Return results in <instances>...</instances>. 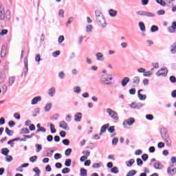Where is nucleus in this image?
<instances>
[{"label": "nucleus", "mask_w": 176, "mask_h": 176, "mask_svg": "<svg viewBox=\"0 0 176 176\" xmlns=\"http://www.w3.org/2000/svg\"><path fill=\"white\" fill-rule=\"evenodd\" d=\"M108 12L111 17H116V16H118V11H116V10L109 9Z\"/></svg>", "instance_id": "nucleus-8"}, {"label": "nucleus", "mask_w": 176, "mask_h": 176, "mask_svg": "<svg viewBox=\"0 0 176 176\" xmlns=\"http://www.w3.org/2000/svg\"><path fill=\"white\" fill-rule=\"evenodd\" d=\"M96 57L98 58V60H102L101 58H102V57H104V56H102V53H98L96 54Z\"/></svg>", "instance_id": "nucleus-50"}, {"label": "nucleus", "mask_w": 176, "mask_h": 176, "mask_svg": "<svg viewBox=\"0 0 176 176\" xmlns=\"http://www.w3.org/2000/svg\"><path fill=\"white\" fill-rule=\"evenodd\" d=\"M61 157H63V156H62L61 154H60V153H56V154L54 155V159H55L56 160H58V159H61Z\"/></svg>", "instance_id": "nucleus-41"}, {"label": "nucleus", "mask_w": 176, "mask_h": 176, "mask_svg": "<svg viewBox=\"0 0 176 176\" xmlns=\"http://www.w3.org/2000/svg\"><path fill=\"white\" fill-rule=\"evenodd\" d=\"M6 160L9 163L11 160H13V157L11 155H8L6 158Z\"/></svg>", "instance_id": "nucleus-51"}, {"label": "nucleus", "mask_w": 176, "mask_h": 176, "mask_svg": "<svg viewBox=\"0 0 176 176\" xmlns=\"http://www.w3.org/2000/svg\"><path fill=\"white\" fill-rule=\"evenodd\" d=\"M170 52L173 54H175V53H176V43H174L173 45H171Z\"/></svg>", "instance_id": "nucleus-19"}, {"label": "nucleus", "mask_w": 176, "mask_h": 176, "mask_svg": "<svg viewBox=\"0 0 176 176\" xmlns=\"http://www.w3.org/2000/svg\"><path fill=\"white\" fill-rule=\"evenodd\" d=\"M154 167H155V168H156V170H160V163L155 162L154 164Z\"/></svg>", "instance_id": "nucleus-45"}, {"label": "nucleus", "mask_w": 176, "mask_h": 176, "mask_svg": "<svg viewBox=\"0 0 176 176\" xmlns=\"http://www.w3.org/2000/svg\"><path fill=\"white\" fill-rule=\"evenodd\" d=\"M157 3L161 5V6H166V1L163 0H156Z\"/></svg>", "instance_id": "nucleus-31"}, {"label": "nucleus", "mask_w": 176, "mask_h": 176, "mask_svg": "<svg viewBox=\"0 0 176 176\" xmlns=\"http://www.w3.org/2000/svg\"><path fill=\"white\" fill-rule=\"evenodd\" d=\"M171 161V164H176V157H172L170 159Z\"/></svg>", "instance_id": "nucleus-58"}, {"label": "nucleus", "mask_w": 176, "mask_h": 176, "mask_svg": "<svg viewBox=\"0 0 176 176\" xmlns=\"http://www.w3.org/2000/svg\"><path fill=\"white\" fill-rule=\"evenodd\" d=\"M130 94H135V89L133 88L129 90Z\"/></svg>", "instance_id": "nucleus-64"}, {"label": "nucleus", "mask_w": 176, "mask_h": 176, "mask_svg": "<svg viewBox=\"0 0 176 176\" xmlns=\"http://www.w3.org/2000/svg\"><path fill=\"white\" fill-rule=\"evenodd\" d=\"M176 23H173L172 25L168 28L169 32H175Z\"/></svg>", "instance_id": "nucleus-15"}, {"label": "nucleus", "mask_w": 176, "mask_h": 176, "mask_svg": "<svg viewBox=\"0 0 176 176\" xmlns=\"http://www.w3.org/2000/svg\"><path fill=\"white\" fill-rule=\"evenodd\" d=\"M72 153V148H67L65 151V156H69V155H71Z\"/></svg>", "instance_id": "nucleus-32"}, {"label": "nucleus", "mask_w": 176, "mask_h": 176, "mask_svg": "<svg viewBox=\"0 0 176 176\" xmlns=\"http://www.w3.org/2000/svg\"><path fill=\"white\" fill-rule=\"evenodd\" d=\"M8 30H1V32H0V35L1 36H3V35H6V34H8Z\"/></svg>", "instance_id": "nucleus-46"}, {"label": "nucleus", "mask_w": 176, "mask_h": 176, "mask_svg": "<svg viewBox=\"0 0 176 176\" xmlns=\"http://www.w3.org/2000/svg\"><path fill=\"white\" fill-rule=\"evenodd\" d=\"M108 127H109V124H104L100 129V135H102V133L107 131V129H108Z\"/></svg>", "instance_id": "nucleus-10"}, {"label": "nucleus", "mask_w": 176, "mask_h": 176, "mask_svg": "<svg viewBox=\"0 0 176 176\" xmlns=\"http://www.w3.org/2000/svg\"><path fill=\"white\" fill-rule=\"evenodd\" d=\"M102 81L106 85H111V81H109L108 78H106L104 76L102 77Z\"/></svg>", "instance_id": "nucleus-23"}, {"label": "nucleus", "mask_w": 176, "mask_h": 176, "mask_svg": "<svg viewBox=\"0 0 176 176\" xmlns=\"http://www.w3.org/2000/svg\"><path fill=\"white\" fill-rule=\"evenodd\" d=\"M96 23H105V16L100 11H96Z\"/></svg>", "instance_id": "nucleus-1"}, {"label": "nucleus", "mask_w": 176, "mask_h": 176, "mask_svg": "<svg viewBox=\"0 0 176 176\" xmlns=\"http://www.w3.org/2000/svg\"><path fill=\"white\" fill-rule=\"evenodd\" d=\"M146 118L148 119V120H153V116L152 114L146 115Z\"/></svg>", "instance_id": "nucleus-47"}, {"label": "nucleus", "mask_w": 176, "mask_h": 176, "mask_svg": "<svg viewBox=\"0 0 176 176\" xmlns=\"http://www.w3.org/2000/svg\"><path fill=\"white\" fill-rule=\"evenodd\" d=\"M168 174L170 175H175L176 174V164H170L167 169Z\"/></svg>", "instance_id": "nucleus-2"}, {"label": "nucleus", "mask_w": 176, "mask_h": 176, "mask_svg": "<svg viewBox=\"0 0 176 176\" xmlns=\"http://www.w3.org/2000/svg\"><path fill=\"white\" fill-rule=\"evenodd\" d=\"M169 79H170V82H171L172 83H175V82H176V78H175V76H171Z\"/></svg>", "instance_id": "nucleus-49"}, {"label": "nucleus", "mask_w": 176, "mask_h": 176, "mask_svg": "<svg viewBox=\"0 0 176 176\" xmlns=\"http://www.w3.org/2000/svg\"><path fill=\"white\" fill-rule=\"evenodd\" d=\"M159 30V28L157 25H152L151 28V32H156Z\"/></svg>", "instance_id": "nucleus-30"}, {"label": "nucleus", "mask_w": 176, "mask_h": 176, "mask_svg": "<svg viewBox=\"0 0 176 176\" xmlns=\"http://www.w3.org/2000/svg\"><path fill=\"white\" fill-rule=\"evenodd\" d=\"M50 127L51 133L52 134H54V133H56V128L54 127V125L53 124H50Z\"/></svg>", "instance_id": "nucleus-28"}, {"label": "nucleus", "mask_w": 176, "mask_h": 176, "mask_svg": "<svg viewBox=\"0 0 176 176\" xmlns=\"http://www.w3.org/2000/svg\"><path fill=\"white\" fill-rule=\"evenodd\" d=\"M168 73V71L167 70V69H161L158 72H157L156 75L157 76H166Z\"/></svg>", "instance_id": "nucleus-7"}, {"label": "nucleus", "mask_w": 176, "mask_h": 176, "mask_svg": "<svg viewBox=\"0 0 176 176\" xmlns=\"http://www.w3.org/2000/svg\"><path fill=\"white\" fill-rule=\"evenodd\" d=\"M141 91H142V89H140L138 93V96L141 100H146V95L145 94H141Z\"/></svg>", "instance_id": "nucleus-12"}, {"label": "nucleus", "mask_w": 176, "mask_h": 176, "mask_svg": "<svg viewBox=\"0 0 176 176\" xmlns=\"http://www.w3.org/2000/svg\"><path fill=\"white\" fill-rule=\"evenodd\" d=\"M129 82H130V78L129 77H124L121 81V85L123 87L126 86Z\"/></svg>", "instance_id": "nucleus-11"}, {"label": "nucleus", "mask_w": 176, "mask_h": 176, "mask_svg": "<svg viewBox=\"0 0 176 176\" xmlns=\"http://www.w3.org/2000/svg\"><path fill=\"white\" fill-rule=\"evenodd\" d=\"M111 173H113L114 174H118V173H119L118 167H113V168H111Z\"/></svg>", "instance_id": "nucleus-42"}, {"label": "nucleus", "mask_w": 176, "mask_h": 176, "mask_svg": "<svg viewBox=\"0 0 176 176\" xmlns=\"http://www.w3.org/2000/svg\"><path fill=\"white\" fill-rule=\"evenodd\" d=\"M119 140L118 139V138H113L112 140V144L113 145H116V144H118Z\"/></svg>", "instance_id": "nucleus-53"}, {"label": "nucleus", "mask_w": 176, "mask_h": 176, "mask_svg": "<svg viewBox=\"0 0 176 176\" xmlns=\"http://www.w3.org/2000/svg\"><path fill=\"white\" fill-rule=\"evenodd\" d=\"M135 122V120L133 118H131L123 122L124 127H127V126H133V123Z\"/></svg>", "instance_id": "nucleus-6"}, {"label": "nucleus", "mask_w": 176, "mask_h": 176, "mask_svg": "<svg viewBox=\"0 0 176 176\" xmlns=\"http://www.w3.org/2000/svg\"><path fill=\"white\" fill-rule=\"evenodd\" d=\"M60 53L61 52L60 51H56L55 52L52 53V56H53V57H57V56H60Z\"/></svg>", "instance_id": "nucleus-44"}, {"label": "nucleus", "mask_w": 176, "mask_h": 176, "mask_svg": "<svg viewBox=\"0 0 176 176\" xmlns=\"http://www.w3.org/2000/svg\"><path fill=\"white\" fill-rule=\"evenodd\" d=\"M134 163H135V161L133 159L129 160V161H126L125 162V164H126L127 167H131V166H133V164H134Z\"/></svg>", "instance_id": "nucleus-17"}, {"label": "nucleus", "mask_w": 176, "mask_h": 176, "mask_svg": "<svg viewBox=\"0 0 176 176\" xmlns=\"http://www.w3.org/2000/svg\"><path fill=\"white\" fill-rule=\"evenodd\" d=\"M63 144L64 145H67V146L69 145V140H68V139L63 140Z\"/></svg>", "instance_id": "nucleus-48"}, {"label": "nucleus", "mask_w": 176, "mask_h": 176, "mask_svg": "<svg viewBox=\"0 0 176 176\" xmlns=\"http://www.w3.org/2000/svg\"><path fill=\"white\" fill-rule=\"evenodd\" d=\"M72 162V161L71 160V159H66L65 166H66V167H69L71 166Z\"/></svg>", "instance_id": "nucleus-27"}, {"label": "nucleus", "mask_w": 176, "mask_h": 176, "mask_svg": "<svg viewBox=\"0 0 176 176\" xmlns=\"http://www.w3.org/2000/svg\"><path fill=\"white\" fill-rule=\"evenodd\" d=\"M55 94H56V88L52 87L48 90V94L49 96H50V97H53V96H54Z\"/></svg>", "instance_id": "nucleus-16"}, {"label": "nucleus", "mask_w": 176, "mask_h": 176, "mask_svg": "<svg viewBox=\"0 0 176 176\" xmlns=\"http://www.w3.org/2000/svg\"><path fill=\"white\" fill-rule=\"evenodd\" d=\"M37 160L38 156L36 155H34L30 157V162H31L32 163H34V162H36Z\"/></svg>", "instance_id": "nucleus-26"}, {"label": "nucleus", "mask_w": 176, "mask_h": 176, "mask_svg": "<svg viewBox=\"0 0 176 176\" xmlns=\"http://www.w3.org/2000/svg\"><path fill=\"white\" fill-rule=\"evenodd\" d=\"M41 100H42V98H41V96H36L34 98L31 102L32 105H36V104H38V102H39Z\"/></svg>", "instance_id": "nucleus-9"}, {"label": "nucleus", "mask_w": 176, "mask_h": 176, "mask_svg": "<svg viewBox=\"0 0 176 176\" xmlns=\"http://www.w3.org/2000/svg\"><path fill=\"white\" fill-rule=\"evenodd\" d=\"M63 41H64V36H60L58 38L59 43H63Z\"/></svg>", "instance_id": "nucleus-59"}, {"label": "nucleus", "mask_w": 176, "mask_h": 176, "mask_svg": "<svg viewBox=\"0 0 176 176\" xmlns=\"http://www.w3.org/2000/svg\"><path fill=\"white\" fill-rule=\"evenodd\" d=\"M82 153L85 155V156H90V152L89 151H84Z\"/></svg>", "instance_id": "nucleus-63"}, {"label": "nucleus", "mask_w": 176, "mask_h": 176, "mask_svg": "<svg viewBox=\"0 0 176 176\" xmlns=\"http://www.w3.org/2000/svg\"><path fill=\"white\" fill-rule=\"evenodd\" d=\"M139 27H140L141 31H143V32H144V31H146L145 25L144 24V23H140Z\"/></svg>", "instance_id": "nucleus-29"}, {"label": "nucleus", "mask_w": 176, "mask_h": 176, "mask_svg": "<svg viewBox=\"0 0 176 176\" xmlns=\"http://www.w3.org/2000/svg\"><path fill=\"white\" fill-rule=\"evenodd\" d=\"M6 133L7 135H9V136L13 135V131L9 129V128H6Z\"/></svg>", "instance_id": "nucleus-25"}, {"label": "nucleus", "mask_w": 176, "mask_h": 176, "mask_svg": "<svg viewBox=\"0 0 176 176\" xmlns=\"http://www.w3.org/2000/svg\"><path fill=\"white\" fill-rule=\"evenodd\" d=\"M29 129L30 131H34L35 130V125H34V124H30Z\"/></svg>", "instance_id": "nucleus-54"}, {"label": "nucleus", "mask_w": 176, "mask_h": 176, "mask_svg": "<svg viewBox=\"0 0 176 176\" xmlns=\"http://www.w3.org/2000/svg\"><path fill=\"white\" fill-rule=\"evenodd\" d=\"M69 171H71V169H69V168H65L62 170L63 174H68Z\"/></svg>", "instance_id": "nucleus-36"}, {"label": "nucleus", "mask_w": 176, "mask_h": 176, "mask_svg": "<svg viewBox=\"0 0 176 176\" xmlns=\"http://www.w3.org/2000/svg\"><path fill=\"white\" fill-rule=\"evenodd\" d=\"M51 108H52V104H47L45 107V110L46 111V112H47V111H50Z\"/></svg>", "instance_id": "nucleus-40"}, {"label": "nucleus", "mask_w": 176, "mask_h": 176, "mask_svg": "<svg viewBox=\"0 0 176 176\" xmlns=\"http://www.w3.org/2000/svg\"><path fill=\"white\" fill-rule=\"evenodd\" d=\"M33 171H34V173H36L34 176H40L41 175V170H39V168L35 167L34 168H33Z\"/></svg>", "instance_id": "nucleus-18"}, {"label": "nucleus", "mask_w": 176, "mask_h": 176, "mask_svg": "<svg viewBox=\"0 0 176 176\" xmlns=\"http://www.w3.org/2000/svg\"><path fill=\"white\" fill-rule=\"evenodd\" d=\"M135 174H137V171L135 170H131L128 172L126 176H134Z\"/></svg>", "instance_id": "nucleus-21"}, {"label": "nucleus", "mask_w": 176, "mask_h": 176, "mask_svg": "<svg viewBox=\"0 0 176 176\" xmlns=\"http://www.w3.org/2000/svg\"><path fill=\"white\" fill-rule=\"evenodd\" d=\"M47 140L49 141L50 142H52V141H53V135H49L47 137Z\"/></svg>", "instance_id": "nucleus-55"}, {"label": "nucleus", "mask_w": 176, "mask_h": 176, "mask_svg": "<svg viewBox=\"0 0 176 176\" xmlns=\"http://www.w3.org/2000/svg\"><path fill=\"white\" fill-rule=\"evenodd\" d=\"M6 56V50H5V48H2L1 52V56L5 57Z\"/></svg>", "instance_id": "nucleus-39"}, {"label": "nucleus", "mask_w": 176, "mask_h": 176, "mask_svg": "<svg viewBox=\"0 0 176 176\" xmlns=\"http://www.w3.org/2000/svg\"><path fill=\"white\" fill-rule=\"evenodd\" d=\"M59 127H60V129H63V130H67L68 124H67L65 121H61L59 124Z\"/></svg>", "instance_id": "nucleus-13"}, {"label": "nucleus", "mask_w": 176, "mask_h": 176, "mask_svg": "<svg viewBox=\"0 0 176 176\" xmlns=\"http://www.w3.org/2000/svg\"><path fill=\"white\" fill-rule=\"evenodd\" d=\"M109 131L110 132V133H113V131H115V126H110L109 128Z\"/></svg>", "instance_id": "nucleus-60"}, {"label": "nucleus", "mask_w": 176, "mask_h": 176, "mask_svg": "<svg viewBox=\"0 0 176 176\" xmlns=\"http://www.w3.org/2000/svg\"><path fill=\"white\" fill-rule=\"evenodd\" d=\"M22 134H30V130L27 128H23L21 129Z\"/></svg>", "instance_id": "nucleus-34"}, {"label": "nucleus", "mask_w": 176, "mask_h": 176, "mask_svg": "<svg viewBox=\"0 0 176 176\" xmlns=\"http://www.w3.org/2000/svg\"><path fill=\"white\" fill-rule=\"evenodd\" d=\"M58 15L61 16V17H64V10H60L58 12Z\"/></svg>", "instance_id": "nucleus-61"}, {"label": "nucleus", "mask_w": 176, "mask_h": 176, "mask_svg": "<svg viewBox=\"0 0 176 176\" xmlns=\"http://www.w3.org/2000/svg\"><path fill=\"white\" fill-rule=\"evenodd\" d=\"M133 82L138 85V83H140V77H138V76L134 77Z\"/></svg>", "instance_id": "nucleus-43"}, {"label": "nucleus", "mask_w": 176, "mask_h": 176, "mask_svg": "<svg viewBox=\"0 0 176 176\" xmlns=\"http://www.w3.org/2000/svg\"><path fill=\"white\" fill-rule=\"evenodd\" d=\"M74 93H80V88L79 87H76L74 89Z\"/></svg>", "instance_id": "nucleus-56"}, {"label": "nucleus", "mask_w": 176, "mask_h": 176, "mask_svg": "<svg viewBox=\"0 0 176 176\" xmlns=\"http://www.w3.org/2000/svg\"><path fill=\"white\" fill-rule=\"evenodd\" d=\"M14 80H16V77L12 76L9 78L8 83L10 86H12L14 83Z\"/></svg>", "instance_id": "nucleus-22"}, {"label": "nucleus", "mask_w": 176, "mask_h": 176, "mask_svg": "<svg viewBox=\"0 0 176 176\" xmlns=\"http://www.w3.org/2000/svg\"><path fill=\"white\" fill-rule=\"evenodd\" d=\"M136 14L138 16H145L146 17H155V14L146 11H138Z\"/></svg>", "instance_id": "nucleus-4"}, {"label": "nucleus", "mask_w": 176, "mask_h": 176, "mask_svg": "<svg viewBox=\"0 0 176 176\" xmlns=\"http://www.w3.org/2000/svg\"><path fill=\"white\" fill-rule=\"evenodd\" d=\"M1 153L2 155H4V156H8V154L9 153V149H8L7 148H2Z\"/></svg>", "instance_id": "nucleus-20"}, {"label": "nucleus", "mask_w": 176, "mask_h": 176, "mask_svg": "<svg viewBox=\"0 0 176 176\" xmlns=\"http://www.w3.org/2000/svg\"><path fill=\"white\" fill-rule=\"evenodd\" d=\"M74 120H75V122H80V120H82L81 113H78L75 115Z\"/></svg>", "instance_id": "nucleus-14"}, {"label": "nucleus", "mask_w": 176, "mask_h": 176, "mask_svg": "<svg viewBox=\"0 0 176 176\" xmlns=\"http://www.w3.org/2000/svg\"><path fill=\"white\" fill-rule=\"evenodd\" d=\"M60 137H62V138H64V137H65V135H67V133H65V131H61L60 132Z\"/></svg>", "instance_id": "nucleus-57"}, {"label": "nucleus", "mask_w": 176, "mask_h": 176, "mask_svg": "<svg viewBox=\"0 0 176 176\" xmlns=\"http://www.w3.org/2000/svg\"><path fill=\"white\" fill-rule=\"evenodd\" d=\"M148 157H149L148 156V154H143L142 155V159L143 162H146L148 160Z\"/></svg>", "instance_id": "nucleus-38"}, {"label": "nucleus", "mask_w": 176, "mask_h": 176, "mask_svg": "<svg viewBox=\"0 0 176 176\" xmlns=\"http://www.w3.org/2000/svg\"><path fill=\"white\" fill-rule=\"evenodd\" d=\"M59 78H60V79H64V76H65V74L64 73V72H60L58 74Z\"/></svg>", "instance_id": "nucleus-52"}, {"label": "nucleus", "mask_w": 176, "mask_h": 176, "mask_svg": "<svg viewBox=\"0 0 176 176\" xmlns=\"http://www.w3.org/2000/svg\"><path fill=\"white\" fill-rule=\"evenodd\" d=\"M6 14H8V16L10 15V12L7 11L5 13V8H3V6L2 5H0V20H5V16Z\"/></svg>", "instance_id": "nucleus-5"}, {"label": "nucleus", "mask_w": 176, "mask_h": 176, "mask_svg": "<svg viewBox=\"0 0 176 176\" xmlns=\"http://www.w3.org/2000/svg\"><path fill=\"white\" fill-rule=\"evenodd\" d=\"M152 76V72L151 71L145 72L143 73V76Z\"/></svg>", "instance_id": "nucleus-33"}, {"label": "nucleus", "mask_w": 176, "mask_h": 176, "mask_svg": "<svg viewBox=\"0 0 176 176\" xmlns=\"http://www.w3.org/2000/svg\"><path fill=\"white\" fill-rule=\"evenodd\" d=\"M107 113H109V116L112 118L114 120H119V117L118 116V113H116L115 111L111 109H107Z\"/></svg>", "instance_id": "nucleus-3"}, {"label": "nucleus", "mask_w": 176, "mask_h": 176, "mask_svg": "<svg viewBox=\"0 0 176 176\" xmlns=\"http://www.w3.org/2000/svg\"><path fill=\"white\" fill-rule=\"evenodd\" d=\"M14 118H15V119H20V113H15L14 114Z\"/></svg>", "instance_id": "nucleus-62"}, {"label": "nucleus", "mask_w": 176, "mask_h": 176, "mask_svg": "<svg viewBox=\"0 0 176 176\" xmlns=\"http://www.w3.org/2000/svg\"><path fill=\"white\" fill-rule=\"evenodd\" d=\"M136 162H137L138 166H142V164H144V162H142V160H141L140 158H138L136 160Z\"/></svg>", "instance_id": "nucleus-37"}, {"label": "nucleus", "mask_w": 176, "mask_h": 176, "mask_svg": "<svg viewBox=\"0 0 176 176\" xmlns=\"http://www.w3.org/2000/svg\"><path fill=\"white\" fill-rule=\"evenodd\" d=\"M35 146L36 148V152H41L42 151V145L36 144Z\"/></svg>", "instance_id": "nucleus-35"}, {"label": "nucleus", "mask_w": 176, "mask_h": 176, "mask_svg": "<svg viewBox=\"0 0 176 176\" xmlns=\"http://www.w3.org/2000/svg\"><path fill=\"white\" fill-rule=\"evenodd\" d=\"M80 175L81 176H87V170L85 168L80 169Z\"/></svg>", "instance_id": "nucleus-24"}]
</instances>
